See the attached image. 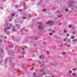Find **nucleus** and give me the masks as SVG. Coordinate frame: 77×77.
Here are the masks:
<instances>
[{
	"mask_svg": "<svg viewBox=\"0 0 77 77\" xmlns=\"http://www.w3.org/2000/svg\"><path fill=\"white\" fill-rule=\"evenodd\" d=\"M47 53L48 54H49V51H48L47 52Z\"/></svg>",
	"mask_w": 77,
	"mask_h": 77,
	"instance_id": "20",
	"label": "nucleus"
},
{
	"mask_svg": "<svg viewBox=\"0 0 77 77\" xmlns=\"http://www.w3.org/2000/svg\"><path fill=\"white\" fill-rule=\"evenodd\" d=\"M44 28V27L42 26V25H40L38 26V29H43Z\"/></svg>",
	"mask_w": 77,
	"mask_h": 77,
	"instance_id": "2",
	"label": "nucleus"
},
{
	"mask_svg": "<svg viewBox=\"0 0 77 77\" xmlns=\"http://www.w3.org/2000/svg\"><path fill=\"white\" fill-rule=\"evenodd\" d=\"M70 72H71V73H72V71H70Z\"/></svg>",
	"mask_w": 77,
	"mask_h": 77,
	"instance_id": "30",
	"label": "nucleus"
},
{
	"mask_svg": "<svg viewBox=\"0 0 77 77\" xmlns=\"http://www.w3.org/2000/svg\"><path fill=\"white\" fill-rule=\"evenodd\" d=\"M7 38H6V36H5V39H6Z\"/></svg>",
	"mask_w": 77,
	"mask_h": 77,
	"instance_id": "33",
	"label": "nucleus"
},
{
	"mask_svg": "<svg viewBox=\"0 0 77 77\" xmlns=\"http://www.w3.org/2000/svg\"><path fill=\"white\" fill-rule=\"evenodd\" d=\"M74 38V36H72V37H71V39H72Z\"/></svg>",
	"mask_w": 77,
	"mask_h": 77,
	"instance_id": "11",
	"label": "nucleus"
},
{
	"mask_svg": "<svg viewBox=\"0 0 77 77\" xmlns=\"http://www.w3.org/2000/svg\"><path fill=\"white\" fill-rule=\"evenodd\" d=\"M63 41H66V39H64Z\"/></svg>",
	"mask_w": 77,
	"mask_h": 77,
	"instance_id": "19",
	"label": "nucleus"
},
{
	"mask_svg": "<svg viewBox=\"0 0 77 77\" xmlns=\"http://www.w3.org/2000/svg\"><path fill=\"white\" fill-rule=\"evenodd\" d=\"M71 25H70L69 26V28H71Z\"/></svg>",
	"mask_w": 77,
	"mask_h": 77,
	"instance_id": "17",
	"label": "nucleus"
},
{
	"mask_svg": "<svg viewBox=\"0 0 77 77\" xmlns=\"http://www.w3.org/2000/svg\"><path fill=\"white\" fill-rule=\"evenodd\" d=\"M59 24L60 26L61 25V23H60Z\"/></svg>",
	"mask_w": 77,
	"mask_h": 77,
	"instance_id": "26",
	"label": "nucleus"
},
{
	"mask_svg": "<svg viewBox=\"0 0 77 77\" xmlns=\"http://www.w3.org/2000/svg\"><path fill=\"white\" fill-rule=\"evenodd\" d=\"M30 17H31V16L30 15Z\"/></svg>",
	"mask_w": 77,
	"mask_h": 77,
	"instance_id": "42",
	"label": "nucleus"
},
{
	"mask_svg": "<svg viewBox=\"0 0 77 77\" xmlns=\"http://www.w3.org/2000/svg\"><path fill=\"white\" fill-rule=\"evenodd\" d=\"M64 45H65V46H66V45H67V44H65Z\"/></svg>",
	"mask_w": 77,
	"mask_h": 77,
	"instance_id": "23",
	"label": "nucleus"
},
{
	"mask_svg": "<svg viewBox=\"0 0 77 77\" xmlns=\"http://www.w3.org/2000/svg\"><path fill=\"white\" fill-rule=\"evenodd\" d=\"M58 17H60V15H58Z\"/></svg>",
	"mask_w": 77,
	"mask_h": 77,
	"instance_id": "25",
	"label": "nucleus"
},
{
	"mask_svg": "<svg viewBox=\"0 0 77 77\" xmlns=\"http://www.w3.org/2000/svg\"><path fill=\"white\" fill-rule=\"evenodd\" d=\"M15 29H14V28H13V29H12V30L13 31H15Z\"/></svg>",
	"mask_w": 77,
	"mask_h": 77,
	"instance_id": "13",
	"label": "nucleus"
},
{
	"mask_svg": "<svg viewBox=\"0 0 77 77\" xmlns=\"http://www.w3.org/2000/svg\"><path fill=\"white\" fill-rule=\"evenodd\" d=\"M52 33H50L49 34V35H51H51H52Z\"/></svg>",
	"mask_w": 77,
	"mask_h": 77,
	"instance_id": "14",
	"label": "nucleus"
},
{
	"mask_svg": "<svg viewBox=\"0 0 77 77\" xmlns=\"http://www.w3.org/2000/svg\"><path fill=\"white\" fill-rule=\"evenodd\" d=\"M25 54V52H22V55H23V54Z\"/></svg>",
	"mask_w": 77,
	"mask_h": 77,
	"instance_id": "9",
	"label": "nucleus"
},
{
	"mask_svg": "<svg viewBox=\"0 0 77 77\" xmlns=\"http://www.w3.org/2000/svg\"><path fill=\"white\" fill-rule=\"evenodd\" d=\"M52 32H53V33H55V31L54 30H52Z\"/></svg>",
	"mask_w": 77,
	"mask_h": 77,
	"instance_id": "8",
	"label": "nucleus"
},
{
	"mask_svg": "<svg viewBox=\"0 0 77 77\" xmlns=\"http://www.w3.org/2000/svg\"><path fill=\"white\" fill-rule=\"evenodd\" d=\"M65 11H68V9H65Z\"/></svg>",
	"mask_w": 77,
	"mask_h": 77,
	"instance_id": "21",
	"label": "nucleus"
},
{
	"mask_svg": "<svg viewBox=\"0 0 77 77\" xmlns=\"http://www.w3.org/2000/svg\"><path fill=\"white\" fill-rule=\"evenodd\" d=\"M64 32H66V30H64Z\"/></svg>",
	"mask_w": 77,
	"mask_h": 77,
	"instance_id": "29",
	"label": "nucleus"
},
{
	"mask_svg": "<svg viewBox=\"0 0 77 77\" xmlns=\"http://www.w3.org/2000/svg\"><path fill=\"white\" fill-rule=\"evenodd\" d=\"M33 68H33V67H31V69H33Z\"/></svg>",
	"mask_w": 77,
	"mask_h": 77,
	"instance_id": "22",
	"label": "nucleus"
},
{
	"mask_svg": "<svg viewBox=\"0 0 77 77\" xmlns=\"http://www.w3.org/2000/svg\"><path fill=\"white\" fill-rule=\"evenodd\" d=\"M45 10H46L45 9H44V10H42V11H43L44 12V11H45Z\"/></svg>",
	"mask_w": 77,
	"mask_h": 77,
	"instance_id": "15",
	"label": "nucleus"
},
{
	"mask_svg": "<svg viewBox=\"0 0 77 77\" xmlns=\"http://www.w3.org/2000/svg\"><path fill=\"white\" fill-rule=\"evenodd\" d=\"M63 54H65V52H63Z\"/></svg>",
	"mask_w": 77,
	"mask_h": 77,
	"instance_id": "24",
	"label": "nucleus"
},
{
	"mask_svg": "<svg viewBox=\"0 0 77 77\" xmlns=\"http://www.w3.org/2000/svg\"><path fill=\"white\" fill-rule=\"evenodd\" d=\"M39 57L40 59H43V58H44V56H43L42 55H40V56Z\"/></svg>",
	"mask_w": 77,
	"mask_h": 77,
	"instance_id": "4",
	"label": "nucleus"
},
{
	"mask_svg": "<svg viewBox=\"0 0 77 77\" xmlns=\"http://www.w3.org/2000/svg\"><path fill=\"white\" fill-rule=\"evenodd\" d=\"M52 77H54V76H52Z\"/></svg>",
	"mask_w": 77,
	"mask_h": 77,
	"instance_id": "41",
	"label": "nucleus"
},
{
	"mask_svg": "<svg viewBox=\"0 0 77 77\" xmlns=\"http://www.w3.org/2000/svg\"><path fill=\"white\" fill-rule=\"evenodd\" d=\"M23 51H24V48H23Z\"/></svg>",
	"mask_w": 77,
	"mask_h": 77,
	"instance_id": "27",
	"label": "nucleus"
},
{
	"mask_svg": "<svg viewBox=\"0 0 77 77\" xmlns=\"http://www.w3.org/2000/svg\"><path fill=\"white\" fill-rule=\"evenodd\" d=\"M1 9H3V8L1 7Z\"/></svg>",
	"mask_w": 77,
	"mask_h": 77,
	"instance_id": "37",
	"label": "nucleus"
},
{
	"mask_svg": "<svg viewBox=\"0 0 77 77\" xmlns=\"http://www.w3.org/2000/svg\"><path fill=\"white\" fill-rule=\"evenodd\" d=\"M73 33L74 34L75 33V32H73Z\"/></svg>",
	"mask_w": 77,
	"mask_h": 77,
	"instance_id": "32",
	"label": "nucleus"
},
{
	"mask_svg": "<svg viewBox=\"0 0 77 77\" xmlns=\"http://www.w3.org/2000/svg\"><path fill=\"white\" fill-rule=\"evenodd\" d=\"M69 47H71V45H69Z\"/></svg>",
	"mask_w": 77,
	"mask_h": 77,
	"instance_id": "38",
	"label": "nucleus"
},
{
	"mask_svg": "<svg viewBox=\"0 0 77 77\" xmlns=\"http://www.w3.org/2000/svg\"><path fill=\"white\" fill-rule=\"evenodd\" d=\"M20 11H22V10L21 9H20Z\"/></svg>",
	"mask_w": 77,
	"mask_h": 77,
	"instance_id": "36",
	"label": "nucleus"
},
{
	"mask_svg": "<svg viewBox=\"0 0 77 77\" xmlns=\"http://www.w3.org/2000/svg\"><path fill=\"white\" fill-rule=\"evenodd\" d=\"M23 19H25V17H23Z\"/></svg>",
	"mask_w": 77,
	"mask_h": 77,
	"instance_id": "31",
	"label": "nucleus"
},
{
	"mask_svg": "<svg viewBox=\"0 0 77 77\" xmlns=\"http://www.w3.org/2000/svg\"><path fill=\"white\" fill-rule=\"evenodd\" d=\"M67 42H70V39H68L67 40Z\"/></svg>",
	"mask_w": 77,
	"mask_h": 77,
	"instance_id": "6",
	"label": "nucleus"
},
{
	"mask_svg": "<svg viewBox=\"0 0 77 77\" xmlns=\"http://www.w3.org/2000/svg\"><path fill=\"white\" fill-rule=\"evenodd\" d=\"M77 39H75L73 41V42H74V41H77Z\"/></svg>",
	"mask_w": 77,
	"mask_h": 77,
	"instance_id": "10",
	"label": "nucleus"
},
{
	"mask_svg": "<svg viewBox=\"0 0 77 77\" xmlns=\"http://www.w3.org/2000/svg\"><path fill=\"white\" fill-rule=\"evenodd\" d=\"M9 21H11V19H10V20H9Z\"/></svg>",
	"mask_w": 77,
	"mask_h": 77,
	"instance_id": "28",
	"label": "nucleus"
},
{
	"mask_svg": "<svg viewBox=\"0 0 77 77\" xmlns=\"http://www.w3.org/2000/svg\"><path fill=\"white\" fill-rule=\"evenodd\" d=\"M75 73H73L72 74V75H75Z\"/></svg>",
	"mask_w": 77,
	"mask_h": 77,
	"instance_id": "12",
	"label": "nucleus"
},
{
	"mask_svg": "<svg viewBox=\"0 0 77 77\" xmlns=\"http://www.w3.org/2000/svg\"><path fill=\"white\" fill-rule=\"evenodd\" d=\"M57 13H58V14H60V11H59V10L57 11Z\"/></svg>",
	"mask_w": 77,
	"mask_h": 77,
	"instance_id": "7",
	"label": "nucleus"
},
{
	"mask_svg": "<svg viewBox=\"0 0 77 77\" xmlns=\"http://www.w3.org/2000/svg\"><path fill=\"white\" fill-rule=\"evenodd\" d=\"M67 47H69V45H67Z\"/></svg>",
	"mask_w": 77,
	"mask_h": 77,
	"instance_id": "34",
	"label": "nucleus"
},
{
	"mask_svg": "<svg viewBox=\"0 0 77 77\" xmlns=\"http://www.w3.org/2000/svg\"><path fill=\"white\" fill-rule=\"evenodd\" d=\"M10 28L9 27H7V28L6 29H4V30L5 31H6V30H8V29H10Z\"/></svg>",
	"mask_w": 77,
	"mask_h": 77,
	"instance_id": "3",
	"label": "nucleus"
},
{
	"mask_svg": "<svg viewBox=\"0 0 77 77\" xmlns=\"http://www.w3.org/2000/svg\"><path fill=\"white\" fill-rule=\"evenodd\" d=\"M43 44H45V42H43Z\"/></svg>",
	"mask_w": 77,
	"mask_h": 77,
	"instance_id": "39",
	"label": "nucleus"
},
{
	"mask_svg": "<svg viewBox=\"0 0 77 77\" xmlns=\"http://www.w3.org/2000/svg\"><path fill=\"white\" fill-rule=\"evenodd\" d=\"M5 27H7V25H5Z\"/></svg>",
	"mask_w": 77,
	"mask_h": 77,
	"instance_id": "35",
	"label": "nucleus"
},
{
	"mask_svg": "<svg viewBox=\"0 0 77 77\" xmlns=\"http://www.w3.org/2000/svg\"><path fill=\"white\" fill-rule=\"evenodd\" d=\"M14 13H13L12 14V16H13V17L14 16Z\"/></svg>",
	"mask_w": 77,
	"mask_h": 77,
	"instance_id": "16",
	"label": "nucleus"
},
{
	"mask_svg": "<svg viewBox=\"0 0 77 77\" xmlns=\"http://www.w3.org/2000/svg\"><path fill=\"white\" fill-rule=\"evenodd\" d=\"M75 69H76V68H74V69H72V71H75Z\"/></svg>",
	"mask_w": 77,
	"mask_h": 77,
	"instance_id": "5",
	"label": "nucleus"
},
{
	"mask_svg": "<svg viewBox=\"0 0 77 77\" xmlns=\"http://www.w3.org/2000/svg\"><path fill=\"white\" fill-rule=\"evenodd\" d=\"M67 36H69V34H67Z\"/></svg>",
	"mask_w": 77,
	"mask_h": 77,
	"instance_id": "18",
	"label": "nucleus"
},
{
	"mask_svg": "<svg viewBox=\"0 0 77 77\" xmlns=\"http://www.w3.org/2000/svg\"><path fill=\"white\" fill-rule=\"evenodd\" d=\"M47 24H53L54 23V22L52 21H50L49 22H46Z\"/></svg>",
	"mask_w": 77,
	"mask_h": 77,
	"instance_id": "1",
	"label": "nucleus"
},
{
	"mask_svg": "<svg viewBox=\"0 0 77 77\" xmlns=\"http://www.w3.org/2000/svg\"><path fill=\"white\" fill-rule=\"evenodd\" d=\"M1 52H3V51H2Z\"/></svg>",
	"mask_w": 77,
	"mask_h": 77,
	"instance_id": "40",
	"label": "nucleus"
},
{
	"mask_svg": "<svg viewBox=\"0 0 77 77\" xmlns=\"http://www.w3.org/2000/svg\"><path fill=\"white\" fill-rule=\"evenodd\" d=\"M24 4H25V3H24Z\"/></svg>",
	"mask_w": 77,
	"mask_h": 77,
	"instance_id": "43",
	"label": "nucleus"
}]
</instances>
